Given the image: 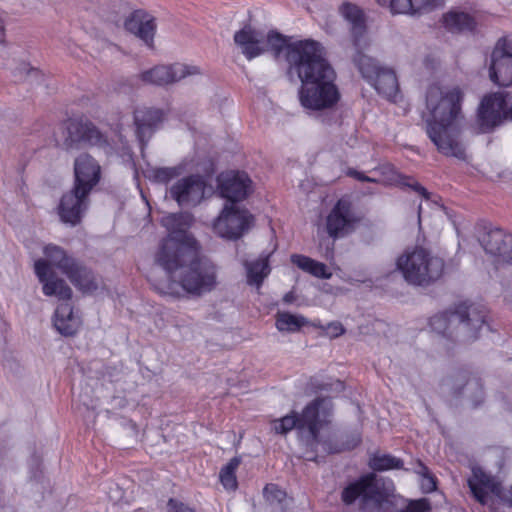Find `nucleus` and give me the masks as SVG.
<instances>
[{"label": "nucleus", "mask_w": 512, "mask_h": 512, "mask_svg": "<svg viewBox=\"0 0 512 512\" xmlns=\"http://www.w3.org/2000/svg\"><path fill=\"white\" fill-rule=\"evenodd\" d=\"M265 47L275 58L283 55L288 72L299 78L298 96L305 109L321 111L333 108L339 102L337 75L320 42L312 39L291 42L289 37L271 30L265 35Z\"/></svg>", "instance_id": "obj_1"}, {"label": "nucleus", "mask_w": 512, "mask_h": 512, "mask_svg": "<svg viewBox=\"0 0 512 512\" xmlns=\"http://www.w3.org/2000/svg\"><path fill=\"white\" fill-rule=\"evenodd\" d=\"M194 222L189 212L170 213L161 219L168 231L155 253V262L163 268L169 279L181 269L179 284L189 294L200 296L212 291L217 284L216 267L200 258V246L188 232Z\"/></svg>", "instance_id": "obj_2"}, {"label": "nucleus", "mask_w": 512, "mask_h": 512, "mask_svg": "<svg viewBox=\"0 0 512 512\" xmlns=\"http://www.w3.org/2000/svg\"><path fill=\"white\" fill-rule=\"evenodd\" d=\"M43 253L46 259L35 261V274L42 284L45 296H54L64 301L55 310L53 320L55 328L64 336H73L78 331L80 321L74 315L73 307L69 303L73 294L72 289L64 279L55 274L53 268L65 275L83 294L94 293L99 288L100 280L92 269L60 246L48 244L44 247Z\"/></svg>", "instance_id": "obj_3"}, {"label": "nucleus", "mask_w": 512, "mask_h": 512, "mask_svg": "<svg viewBox=\"0 0 512 512\" xmlns=\"http://www.w3.org/2000/svg\"><path fill=\"white\" fill-rule=\"evenodd\" d=\"M426 131L438 151L448 155V88L433 83L426 93Z\"/></svg>", "instance_id": "obj_4"}, {"label": "nucleus", "mask_w": 512, "mask_h": 512, "mask_svg": "<svg viewBox=\"0 0 512 512\" xmlns=\"http://www.w3.org/2000/svg\"><path fill=\"white\" fill-rule=\"evenodd\" d=\"M397 267L408 283L426 286L442 277L445 264L441 258L430 255L426 249L415 247L398 258Z\"/></svg>", "instance_id": "obj_5"}, {"label": "nucleus", "mask_w": 512, "mask_h": 512, "mask_svg": "<svg viewBox=\"0 0 512 512\" xmlns=\"http://www.w3.org/2000/svg\"><path fill=\"white\" fill-rule=\"evenodd\" d=\"M488 308L481 303L460 301L450 308V338L469 343L479 337L480 329L487 323Z\"/></svg>", "instance_id": "obj_6"}, {"label": "nucleus", "mask_w": 512, "mask_h": 512, "mask_svg": "<svg viewBox=\"0 0 512 512\" xmlns=\"http://www.w3.org/2000/svg\"><path fill=\"white\" fill-rule=\"evenodd\" d=\"M353 62L362 77L375 88L378 94L390 102H397L399 84L392 69L380 66L375 59L365 55L362 51L355 53Z\"/></svg>", "instance_id": "obj_7"}, {"label": "nucleus", "mask_w": 512, "mask_h": 512, "mask_svg": "<svg viewBox=\"0 0 512 512\" xmlns=\"http://www.w3.org/2000/svg\"><path fill=\"white\" fill-rule=\"evenodd\" d=\"M323 405V399L316 398L309 402L299 414L296 411H291L289 414L274 419L272 429L276 434L286 435L293 429L298 431L307 430L310 434L313 443H318L323 422L320 419V409Z\"/></svg>", "instance_id": "obj_8"}, {"label": "nucleus", "mask_w": 512, "mask_h": 512, "mask_svg": "<svg viewBox=\"0 0 512 512\" xmlns=\"http://www.w3.org/2000/svg\"><path fill=\"white\" fill-rule=\"evenodd\" d=\"M393 491L392 481L386 484L378 480L376 474L368 473L348 484L342 490L341 500L345 505H351L361 498L364 502L372 501L380 505L388 500Z\"/></svg>", "instance_id": "obj_9"}, {"label": "nucleus", "mask_w": 512, "mask_h": 512, "mask_svg": "<svg viewBox=\"0 0 512 512\" xmlns=\"http://www.w3.org/2000/svg\"><path fill=\"white\" fill-rule=\"evenodd\" d=\"M475 236L496 265L512 266V234L481 221L475 225Z\"/></svg>", "instance_id": "obj_10"}, {"label": "nucleus", "mask_w": 512, "mask_h": 512, "mask_svg": "<svg viewBox=\"0 0 512 512\" xmlns=\"http://www.w3.org/2000/svg\"><path fill=\"white\" fill-rule=\"evenodd\" d=\"M254 221L248 209L226 203L213 222V231L221 238L237 240L249 231Z\"/></svg>", "instance_id": "obj_11"}, {"label": "nucleus", "mask_w": 512, "mask_h": 512, "mask_svg": "<svg viewBox=\"0 0 512 512\" xmlns=\"http://www.w3.org/2000/svg\"><path fill=\"white\" fill-rule=\"evenodd\" d=\"M361 219L350 198L341 197L326 216L325 230L334 240L344 238L356 229Z\"/></svg>", "instance_id": "obj_12"}, {"label": "nucleus", "mask_w": 512, "mask_h": 512, "mask_svg": "<svg viewBox=\"0 0 512 512\" xmlns=\"http://www.w3.org/2000/svg\"><path fill=\"white\" fill-rule=\"evenodd\" d=\"M489 77L498 86L512 84V34L496 41L490 55Z\"/></svg>", "instance_id": "obj_13"}, {"label": "nucleus", "mask_w": 512, "mask_h": 512, "mask_svg": "<svg viewBox=\"0 0 512 512\" xmlns=\"http://www.w3.org/2000/svg\"><path fill=\"white\" fill-rule=\"evenodd\" d=\"M217 189L220 197L232 205L243 202L254 191L250 176L239 170L220 173L217 177Z\"/></svg>", "instance_id": "obj_14"}, {"label": "nucleus", "mask_w": 512, "mask_h": 512, "mask_svg": "<svg viewBox=\"0 0 512 512\" xmlns=\"http://www.w3.org/2000/svg\"><path fill=\"white\" fill-rule=\"evenodd\" d=\"M512 119V95L493 93L486 95L478 109V119L483 130L492 129L504 119Z\"/></svg>", "instance_id": "obj_15"}, {"label": "nucleus", "mask_w": 512, "mask_h": 512, "mask_svg": "<svg viewBox=\"0 0 512 512\" xmlns=\"http://www.w3.org/2000/svg\"><path fill=\"white\" fill-rule=\"evenodd\" d=\"M206 181L199 174L177 180L169 189L170 196L180 207H195L204 199Z\"/></svg>", "instance_id": "obj_16"}, {"label": "nucleus", "mask_w": 512, "mask_h": 512, "mask_svg": "<svg viewBox=\"0 0 512 512\" xmlns=\"http://www.w3.org/2000/svg\"><path fill=\"white\" fill-rule=\"evenodd\" d=\"M67 138L71 144H84L108 148L109 143L106 136L87 118H69L66 122Z\"/></svg>", "instance_id": "obj_17"}, {"label": "nucleus", "mask_w": 512, "mask_h": 512, "mask_svg": "<svg viewBox=\"0 0 512 512\" xmlns=\"http://www.w3.org/2000/svg\"><path fill=\"white\" fill-rule=\"evenodd\" d=\"M194 74H199V69L196 66L175 63L155 66L144 71L140 74V79L145 83L164 86Z\"/></svg>", "instance_id": "obj_18"}, {"label": "nucleus", "mask_w": 512, "mask_h": 512, "mask_svg": "<svg viewBox=\"0 0 512 512\" xmlns=\"http://www.w3.org/2000/svg\"><path fill=\"white\" fill-rule=\"evenodd\" d=\"M89 205V194H82V191L72 188L63 194L58 205L60 220L71 226L78 225Z\"/></svg>", "instance_id": "obj_19"}, {"label": "nucleus", "mask_w": 512, "mask_h": 512, "mask_svg": "<svg viewBox=\"0 0 512 512\" xmlns=\"http://www.w3.org/2000/svg\"><path fill=\"white\" fill-rule=\"evenodd\" d=\"M75 182L73 188L90 194L98 184L101 177V168L98 162L89 154L79 155L74 163Z\"/></svg>", "instance_id": "obj_20"}, {"label": "nucleus", "mask_w": 512, "mask_h": 512, "mask_svg": "<svg viewBox=\"0 0 512 512\" xmlns=\"http://www.w3.org/2000/svg\"><path fill=\"white\" fill-rule=\"evenodd\" d=\"M164 119V112L157 108H139L134 111L136 137L144 149L158 125Z\"/></svg>", "instance_id": "obj_21"}, {"label": "nucleus", "mask_w": 512, "mask_h": 512, "mask_svg": "<svg viewBox=\"0 0 512 512\" xmlns=\"http://www.w3.org/2000/svg\"><path fill=\"white\" fill-rule=\"evenodd\" d=\"M384 185L396 186L401 189L409 188L425 199H429L431 193L422 186L413 176L405 175L397 170V168L390 163H385L375 168Z\"/></svg>", "instance_id": "obj_22"}, {"label": "nucleus", "mask_w": 512, "mask_h": 512, "mask_svg": "<svg viewBox=\"0 0 512 512\" xmlns=\"http://www.w3.org/2000/svg\"><path fill=\"white\" fill-rule=\"evenodd\" d=\"M340 12L351 25L350 30L356 53L362 51L368 46L367 26L363 11L358 6L346 2L341 5Z\"/></svg>", "instance_id": "obj_23"}, {"label": "nucleus", "mask_w": 512, "mask_h": 512, "mask_svg": "<svg viewBox=\"0 0 512 512\" xmlns=\"http://www.w3.org/2000/svg\"><path fill=\"white\" fill-rule=\"evenodd\" d=\"M125 29L136 35L150 48H154V36L156 33V23L153 16L144 10H135L126 19Z\"/></svg>", "instance_id": "obj_24"}, {"label": "nucleus", "mask_w": 512, "mask_h": 512, "mask_svg": "<svg viewBox=\"0 0 512 512\" xmlns=\"http://www.w3.org/2000/svg\"><path fill=\"white\" fill-rule=\"evenodd\" d=\"M468 485L475 499L482 505L489 503L488 492L497 497L502 494L501 484L480 468L473 469V476L468 480Z\"/></svg>", "instance_id": "obj_25"}, {"label": "nucleus", "mask_w": 512, "mask_h": 512, "mask_svg": "<svg viewBox=\"0 0 512 512\" xmlns=\"http://www.w3.org/2000/svg\"><path fill=\"white\" fill-rule=\"evenodd\" d=\"M392 14H423L444 5V0H376Z\"/></svg>", "instance_id": "obj_26"}, {"label": "nucleus", "mask_w": 512, "mask_h": 512, "mask_svg": "<svg viewBox=\"0 0 512 512\" xmlns=\"http://www.w3.org/2000/svg\"><path fill=\"white\" fill-rule=\"evenodd\" d=\"M234 41L241 48L247 60H252L266 52L265 35L250 26H245L237 31Z\"/></svg>", "instance_id": "obj_27"}, {"label": "nucleus", "mask_w": 512, "mask_h": 512, "mask_svg": "<svg viewBox=\"0 0 512 512\" xmlns=\"http://www.w3.org/2000/svg\"><path fill=\"white\" fill-rule=\"evenodd\" d=\"M453 226L456 233V241L453 243V256L450 257V269H458L465 261L468 247V232L470 230V222L464 218L453 219Z\"/></svg>", "instance_id": "obj_28"}, {"label": "nucleus", "mask_w": 512, "mask_h": 512, "mask_svg": "<svg viewBox=\"0 0 512 512\" xmlns=\"http://www.w3.org/2000/svg\"><path fill=\"white\" fill-rule=\"evenodd\" d=\"M452 388L456 395H465L475 403L480 401L482 384L478 378L470 376L467 371H457L453 374Z\"/></svg>", "instance_id": "obj_29"}, {"label": "nucleus", "mask_w": 512, "mask_h": 512, "mask_svg": "<svg viewBox=\"0 0 512 512\" xmlns=\"http://www.w3.org/2000/svg\"><path fill=\"white\" fill-rule=\"evenodd\" d=\"M478 26L474 13L461 10L459 7L450 9V34L451 35H473Z\"/></svg>", "instance_id": "obj_30"}, {"label": "nucleus", "mask_w": 512, "mask_h": 512, "mask_svg": "<svg viewBox=\"0 0 512 512\" xmlns=\"http://www.w3.org/2000/svg\"><path fill=\"white\" fill-rule=\"evenodd\" d=\"M292 264L296 265L300 270L320 279H329L332 273L326 264L316 261L302 254H292L290 257Z\"/></svg>", "instance_id": "obj_31"}, {"label": "nucleus", "mask_w": 512, "mask_h": 512, "mask_svg": "<svg viewBox=\"0 0 512 512\" xmlns=\"http://www.w3.org/2000/svg\"><path fill=\"white\" fill-rule=\"evenodd\" d=\"M247 283L251 286L261 287L264 279L270 274L269 255L254 261H245Z\"/></svg>", "instance_id": "obj_32"}, {"label": "nucleus", "mask_w": 512, "mask_h": 512, "mask_svg": "<svg viewBox=\"0 0 512 512\" xmlns=\"http://www.w3.org/2000/svg\"><path fill=\"white\" fill-rule=\"evenodd\" d=\"M464 100V91L459 87L450 90V130L461 128L466 124L465 115L461 109Z\"/></svg>", "instance_id": "obj_33"}, {"label": "nucleus", "mask_w": 512, "mask_h": 512, "mask_svg": "<svg viewBox=\"0 0 512 512\" xmlns=\"http://www.w3.org/2000/svg\"><path fill=\"white\" fill-rule=\"evenodd\" d=\"M368 465L373 471L377 472L404 469V461L391 454L374 453L370 456Z\"/></svg>", "instance_id": "obj_34"}, {"label": "nucleus", "mask_w": 512, "mask_h": 512, "mask_svg": "<svg viewBox=\"0 0 512 512\" xmlns=\"http://www.w3.org/2000/svg\"><path fill=\"white\" fill-rule=\"evenodd\" d=\"M241 464V458L235 456L224 465L219 472V480L224 489L227 491H235L238 488L236 471Z\"/></svg>", "instance_id": "obj_35"}, {"label": "nucleus", "mask_w": 512, "mask_h": 512, "mask_svg": "<svg viewBox=\"0 0 512 512\" xmlns=\"http://www.w3.org/2000/svg\"><path fill=\"white\" fill-rule=\"evenodd\" d=\"M308 322L305 317L289 312H278L276 315V328L281 332H297Z\"/></svg>", "instance_id": "obj_36"}, {"label": "nucleus", "mask_w": 512, "mask_h": 512, "mask_svg": "<svg viewBox=\"0 0 512 512\" xmlns=\"http://www.w3.org/2000/svg\"><path fill=\"white\" fill-rule=\"evenodd\" d=\"M181 174L179 167H156L148 170L147 178L155 183L167 184Z\"/></svg>", "instance_id": "obj_37"}, {"label": "nucleus", "mask_w": 512, "mask_h": 512, "mask_svg": "<svg viewBox=\"0 0 512 512\" xmlns=\"http://www.w3.org/2000/svg\"><path fill=\"white\" fill-rule=\"evenodd\" d=\"M362 442V433L360 431H352L341 436V442L335 447H330V453H340L350 451L358 447Z\"/></svg>", "instance_id": "obj_38"}, {"label": "nucleus", "mask_w": 512, "mask_h": 512, "mask_svg": "<svg viewBox=\"0 0 512 512\" xmlns=\"http://www.w3.org/2000/svg\"><path fill=\"white\" fill-rule=\"evenodd\" d=\"M418 467L417 473L420 475L419 486L421 491L426 494L435 491L437 489V478L423 463L419 462Z\"/></svg>", "instance_id": "obj_39"}, {"label": "nucleus", "mask_w": 512, "mask_h": 512, "mask_svg": "<svg viewBox=\"0 0 512 512\" xmlns=\"http://www.w3.org/2000/svg\"><path fill=\"white\" fill-rule=\"evenodd\" d=\"M429 327L432 332L445 336L448 331V310L433 315L429 319Z\"/></svg>", "instance_id": "obj_40"}, {"label": "nucleus", "mask_w": 512, "mask_h": 512, "mask_svg": "<svg viewBox=\"0 0 512 512\" xmlns=\"http://www.w3.org/2000/svg\"><path fill=\"white\" fill-rule=\"evenodd\" d=\"M263 494L266 500L279 503L283 502L286 498V492L274 483L266 484L263 489Z\"/></svg>", "instance_id": "obj_41"}, {"label": "nucleus", "mask_w": 512, "mask_h": 512, "mask_svg": "<svg viewBox=\"0 0 512 512\" xmlns=\"http://www.w3.org/2000/svg\"><path fill=\"white\" fill-rule=\"evenodd\" d=\"M315 326L321 328L330 338H337L345 333L344 326L338 321L330 322L327 325Z\"/></svg>", "instance_id": "obj_42"}, {"label": "nucleus", "mask_w": 512, "mask_h": 512, "mask_svg": "<svg viewBox=\"0 0 512 512\" xmlns=\"http://www.w3.org/2000/svg\"><path fill=\"white\" fill-rule=\"evenodd\" d=\"M167 512H197L194 508L175 498L167 501Z\"/></svg>", "instance_id": "obj_43"}, {"label": "nucleus", "mask_w": 512, "mask_h": 512, "mask_svg": "<svg viewBox=\"0 0 512 512\" xmlns=\"http://www.w3.org/2000/svg\"><path fill=\"white\" fill-rule=\"evenodd\" d=\"M346 176L354 178L360 182H368V183H378L379 180L365 175L363 172H360L354 168H348L345 172Z\"/></svg>", "instance_id": "obj_44"}, {"label": "nucleus", "mask_w": 512, "mask_h": 512, "mask_svg": "<svg viewBox=\"0 0 512 512\" xmlns=\"http://www.w3.org/2000/svg\"><path fill=\"white\" fill-rule=\"evenodd\" d=\"M450 155L454 156L455 158L459 160H465L466 159V152L465 148L463 147L462 143L450 139Z\"/></svg>", "instance_id": "obj_45"}, {"label": "nucleus", "mask_w": 512, "mask_h": 512, "mask_svg": "<svg viewBox=\"0 0 512 512\" xmlns=\"http://www.w3.org/2000/svg\"><path fill=\"white\" fill-rule=\"evenodd\" d=\"M440 63L439 57L435 55H427L424 59V65L427 69L434 70Z\"/></svg>", "instance_id": "obj_46"}, {"label": "nucleus", "mask_w": 512, "mask_h": 512, "mask_svg": "<svg viewBox=\"0 0 512 512\" xmlns=\"http://www.w3.org/2000/svg\"><path fill=\"white\" fill-rule=\"evenodd\" d=\"M23 70L26 71V78H25V80L28 81L29 83H30V78L32 76L38 77L40 75V71L39 70L34 69V68H29L28 69V64H24L23 65Z\"/></svg>", "instance_id": "obj_47"}, {"label": "nucleus", "mask_w": 512, "mask_h": 512, "mask_svg": "<svg viewBox=\"0 0 512 512\" xmlns=\"http://www.w3.org/2000/svg\"><path fill=\"white\" fill-rule=\"evenodd\" d=\"M295 300L293 292H288L283 296V301L287 304L292 303Z\"/></svg>", "instance_id": "obj_48"}, {"label": "nucleus", "mask_w": 512, "mask_h": 512, "mask_svg": "<svg viewBox=\"0 0 512 512\" xmlns=\"http://www.w3.org/2000/svg\"><path fill=\"white\" fill-rule=\"evenodd\" d=\"M5 38V26L3 20L0 18V43L4 41Z\"/></svg>", "instance_id": "obj_49"}, {"label": "nucleus", "mask_w": 512, "mask_h": 512, "mask_svg": "<svg viewBox=\"0 0 512 512\" xmlns=\"http://www.w3.org/2000/svg\"><path fill=\"white\" fill-rule=\"evenodd\" d=\"M441 19L444 26L448 25V13H444Z\"/></svg>", "instance_id": "obj_50"}, {"label": "nucleus", "mask_w": 512, "mask_h": 512, "mask_svg": "<svg viewBox=\"0 0 512 512\" xmlns=\"http://www.w3.org/2000/svg\"><path fill=\"white\" fill-rule=\"evenodd\" d=\"M157 289L159 290V292H160L161 294H165V295H166V294H172V292L170 291V287H168V289H167V290H162V289H160V288H158V287H157Z\"/></svg>", "instance_id": "obj_51"}, {"label": "nucleus", "mask_w": 512, "mask_h": 512, "mask_svg": "<svg viewBox=\"0 0 512 512\" xmlns=\"http://www.w3.org/2000/svg\"><path fill=\"white\" fill-rule=\"evenodd\" d=\"M306 459L309 460V461H315L316 457H307Z\"/></svg>", "instance_id": "obj_52"}, {"label": "nucleus", "mask_w": 512, "mask_h": 512, "mask_svg": "<svg viewBox=\"0 0 512 512\" xmlns=\"http://www.w3.org/2000/svg\"><path fill=\"white\" fill-rule=\"evenodd\" d=\"M510 294H511V291H507V293H506V299L507 300H508V297L510 296Z\"/></svg>", "instance_id": "obj_53"}]
</instances>
